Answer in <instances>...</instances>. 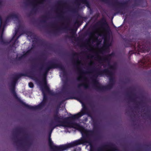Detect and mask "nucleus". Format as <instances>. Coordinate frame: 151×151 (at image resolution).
<instances>
[{
  "instance_id": "nucleus-9",
  "label": "nucleus",
  "mask_w": 151,
  "mask_h": 151,
  "mask_svg": "<svg viewBox=\"0 0 151 151\" xmlns=\"http://www.w3.org/2000/svg\"><path fill=\"white\" fill-rule=\"evenodd\" d=\"M112 55V54H111L106 56L105 57H99L98 55H96L98 57L96 58L100 62L103 61L107 63L109 68L111 69H114L115 68L114 66L110 65L111 56Z\"/></svg>"
},
{
  "instance_id": "nucleus-41",
  "label": "nucleus",
  "mask_w": 151,
  "mask_h": 151,
  "mask_svg": "<svg viewBox=\"0 0 151 151\" xmlns=\"http://www.w3.org/2000/svg\"><path fill=\"white\" fill-rule=\"evenodd\" d=\"M2 23V19L1 17H0V25H1Z\"/></svg>"
},
{
  "instance_id": "nucleus-49",
  "label": "nucleus",
  "mask_w": 151,
  "mask_h": 151,
  "mask_svg": "<svg viewBox=\"0 0 151 151\" xmlns=\"http://www.w3.org/2000/svg\"><path fill=\"white\" fill-rule=\"evenodd\" d=\"M44 1V0H42V1L41 2V3L42 4V3L43 1Z\"/></svg>"
},
{
  "instance_id": "nucleus-2",
  "label": "nucleus",
  "mask_w": 151,
  "mask_h": 151,
  "mask_svg": "<svg viewBox=\"0 0 151 151\" xmlns=\"http://www.w3.org/2000/svg\"><path fill=\"white\" fill-rule=\"evenodd\" d=\"M34 72L33 71H30L26 73H19L16 74L12 78V81L10 85V90L13 96L19 104H26L19 97L15 91V86L18 80L21 77L23 76L29 77L32 79L38 81V80L35 76Z\"/></svg>"
},
{
  "instance_id": "nucleus-15",
  "label": "nucleus",
  "mask_w": 151,
  "mask_h": 151,
  "mask_svg": "<svg viewBox=\"0 0 151 151\" xmlns=\"http://www.w3.org/2000/svg\"><path fill=\"white\" fill-rule=\"evenodd\" d=\"M126 95L128 99L132 102L135 101L138 98L136 94L132 91L127 93Z\"/></svg>"
},
{
  "instance_id": "nucleus-19",
  "label": "nucleus",
  "mask_w": 151,
  "mask_h": 151,
  "mask_svg": "<svg viewBox=\"0 0 151 151\" xmlns=\"http://www.w3.org/2000/svg\"><path fill=\"white\" fill-rule=\"evenodd\" d=\"M42 93L43 95V98L42 101L39 104H45L47 100L48 97L45 92H44L43 89L42 90Z\"/></svg>"
},
{
  "instance_id": "nucleus-1",
  "label": "nucleus",
  "mask_w": 151,
  "mask_h": 151,
  "mask_svg": "<svg viewBox=\"0 0 151 151\" xmlns=\"http://www.w3.org/2000/svg\"><path fill=\"white\" fill-rule=\"evenodd\" d=\"M92 70L95 72V74L93 77L96 78L98 76H102L104 74L106 76H109V83L106 86H103L100 84L96 79H93L92 82L93 83V86L95 89L98 91L103 92L106 90L111 89L115 84V81L114 78L112 76V72L108 69H105L101 70L97 68L93 69Z\"/></svg>"
},
{
  "instance_id": "nucleus-43",
  "label": "nucleus",
  "mask_w": 151,
  "mask_h": 151,
  "mask_svg": "<svg viewBox=\"0 0 151 151\" xmlns=\"http://www.w3.org/2000/svg\"><path fill=\"white\" fill-rule=\"evenodd\" d=\"M89 34L90 35H94V34L93 32H90Z\"/></svg>"
},
{
  "instance_id": "nucleus-56",
  "label": "nucleus",
  "mask_w": 151,
  "mask_h": 151,
  "mask_svg": "<svg viewBox=\"0 0 151 151\" xmlns=\"http://www.w3.org/2000/svg\"><path fill=\"white\" fill-rule=\"evenodd\" d=\"M89 41V40H86V42H88V41Z\"/></svg>"
},
{
  "instance_id": "nucleus-45",
  "label": "nucleus",
  "mask_w": 151,
  "mask_h": 151,
  "mask_svg": "<svg viewBox=\"0 0 151 151\" xmlns=\"http://www.w3.org/2000/svg\"><path fill=\"white\" fill-rule=\"evenodd\" d=\"M83 78H84V80H85V81H86V77H83Z\"/></svg>"
},
{
  "instance_id": "nucleus-64",
  "label": "nucleus",
  "mask_w": 151,
  "mask_h": 151,
  "mask_svg": "<svg viewBox=\"0 0 151 151\" xmlns=\"http://www.w3.org/2000/svg\"><path fill=\"white\" fill-rule=\"evenodd\" d=\"M139 104H140V103H139Z\"/></svg>"
},
{
  "instance_id": "nucleus-63",
  "label": "nucleus",
  "mask_w": 151,
  "mask_h": 151,
  "mask_svg": "<svg viewBox=\"0 0 151 151\" xmlns=\"http://www.w3.org/2000/svg\"><path fill=\"white\" fill-rule=\"evenodd\" d=\"M150 72H151V70H150Z\"/></svg>"
},
{
  "instance_id": "nucleus-29",
  "label": "nucleus",
  "mask_w": 151,
  "mask_h": 151,
  "mask_svg": "<svg viewBox=\"0 0 151 151\" xmlns=\"http://www.w3.org/2000/svg\"><path fill=\"white\" fill-rule=\"evenodd\" d=\"M32 47H31V48L29 49L26 52L27 54L28 55H29L31 52L32 50V49H33V48L34 47V45L33 44L32 45Z\"/></svg>"
},
{
  "instance_id": "nucleus-32",
  "label": "nucleus",
  "mask_w": 151,
  "mask_h": 151,
  "mask_svg": "<svg viewBox=\"0 0 151 151\" xmlns=\"http://www.w3.org/2000/svg\"><path fill=\"white\" fill-rule=\"evenodd\" d=\"M29 86L30 88H32L34 87V85L32 82H30L29 83Z\"/></svg>"
},
{
  "instance_id": "nucleus-14",
  "label": "nucleus",
  "mask_w": 151,
  "mask_h": 151,
  "mask_svg": "<svg viewBox=\"0 0 151 151\" xmlns=\"http://www.w3.org/2000/svg\"><path fill=\"white\" fill-rule=\"evenodd\" d=\"M68 28H69L67 26L65 27L60 26L58 28L55 30L53 31V33L54 34H57L60 31L69 30L71 31V32L73 35H74L75 34L77 29Z\"/></svg>"
},
{
  "instance_id": "nucleus-20",
  "label": "nucleus",
  "mask_w": 151,
  "mask_h": 151,
  "mask_svg": "<svg viewBox=\"0 0 151 151\" xmlns=\"http://www.w3.org/2000/svg\"><path fill=\"white\" fill-rule=\"evenodd\" d=\"M78 88L81 86H83L85 88L88 89L89 88V85L88 83L86 82V83L79 84L78 85Z\"/></svg>"
},
{
  "instance_id": "nucleus-51",
  "label": "nucleus",
  "mask_w": 151,
  "mask_h": 151,
  "mask_svg": "<svg viewBox=\"0 0 151 151\" xmlns=\"http://www.w3.org/2000/svg\"><path fill=\"white\" fill-rule=\"evenodd\" d=\"M34 39H35L36 40H37V39L35 37H34Z\"/></svg>"
},
{
  "instance_id": "nucleus-60",
  "label": "nucleus",
  "mask_w": 151,
  "mask_h": 151,
  "mask_svg": "<svg viewBox=\"0 0 151 151\" xmlns=\"http://www.w3.org/2000/svg\"><path fill=\"white\" fill-rule=\"evenodd\" d=\"M87 57H88V58H89V56H87Z\"/></svg>"
},
{
  "instance_id": "nucleus-4",
  "label": "nucleus",
  "mask_w": 151,
  "mask_h": 151,
  "mask_svg": "<svg viewBox=\"0 0 151 151\" xmlns=\"http://www.w3.org/2000/svg\"><path fill=\"white\" fill-rule=\"evenodd\" d=\"M62 64L61 63H56L52 61L49 62L45 66H42L40 68V70H44L41 76L47 77V74L50 70L58 68H59Z\"/></svg>"
},
{
  "instance_id": "nucleus-61",
  "label": "nucleus",
  "mask_w": 151,
  "mask_h": 151,
  "mask_svg": "<svg viewBox=\"0 0 151 151\" xmlns=\"http://www.w3.org/2000/svg\"><path fill=\"white\" fill-rule=\"evenodd\" d=\"M76 23H78V22H76Z\"/></svg>"
},
{
  "instance_id": "nucleus-27",
  "label": "nucleus",
  "mask_w": 151,
  "mask_h": 151,
  "mask_svg": "<svg viewBox=\"0 0 151 151\" xmlns=\"http://www.w3.org/2000/svg\"><path fill=\"white\" fill-rule=\"evenodd\" d=\"M21 35V34H20L19 36H18V37H17V39L14 40L13 44L12 45H10L11 47H14L15 44V43L16 42H18V41L17 40V39Z\"/></svg>"
},
{
  "instance_id": "nucleus-40",
  "label": "nucleus",
  "mask_w": 151,
  "mask_h": 151,
  "mask_svg": "<svg viewBox=\"0 0 151 151\" xmlns=\"http://www.w3.org/2000/svg\"><path fill=\"white\" fill-rule=\"evenodd\" d=\"M81 47H86V45L85 44H81V45L80 46Z\"/></svg>"
},
{
  "instance_id": "nucleus-33",
  "label": "nucleus",
  "mask_w": 151,
  "mask_h": 151,
  "mask_svg": "<svg viewBox=\"0 0 151 151\" xmlns=\"http://www.w3.org/2000/svg\"><path fill=\"white\" fill-rule=\"evenodd\" d=\"M129 54L130 55H131L133 54H135L136 53L135 52V51L134 50H131L129 51Z\"/></svg>"
},
{
  "instance_id": "nucleus-11",
  "label": "nucleus",
  "mask_w": 151,
  "mask_h": 151,
  "mask_svg": "<svg viewBox=\"0 0 151 151\" xmlns=\"http://www.w3.org/2000/svg\"><path fill=\"white\" fill-rule=\"evenodd\" d=\"M138 49L139 51L142 52H145L146 51L148 52L150 50V47L147 44V42L145 43H138Z\"/></svg>"
},
{
  "instance_id": "nucleus-42",
  "label": "nucleus",
  "mask_w": 151,
  "mask_h": 151,
  "mask_svg": "<svg viewBox=\"0 0 151 151\" xmlns=\"http://www.w3.org/2000/svg\"><path fill=\"white\" fill-rule=\"evenodd\" d=\"M50 25L52 27H53L54 26L55 24H51Z\"/></svg>"
},
{
  "instance_id": "nucleus-10",
  "label": "nucleus",
  "mask_w": 151,
  "mask_h": 151,
  "mask_svg": "<svg viewBox=\"0 0 151 151\" xmlns=\"http://www.w3.org/2000/svg\"><path fill=\"white\" fill-rule=\"evenodd\" d=\"M21 27V26L19 25L18 27V28L16 29L15 30V34L14 36L11 39V40H4L3 37V32H2L1 34L0 37V42L1 44L2 45H8L11 42H12L13 41L15 37L16 36L19 32V30Z\"/></svg>"
},
{
  "instance_id": "nucleus-8",
  "label": "nucleus",
  "mask_w": 151,
  "mask_h": 151,
  "mask_svg": "<svg viewBox=\"0 0 151 151\" xmlns=\"http://www.w3.org/2000/svg\"><path fill=\"white\" fill-rule=\"evenodd\" d=\"M81 3L85 4L86 6L88 7L90 6L89 2L88 0H76L75 3L76 5V7L71 9V11L74 13L77 12Z\"/></svg>"
},
{
  "instance_id": "nucleus-34",
  "label": "nucleus",
  "mask_w": 151,
  "mask_h": 151,
  "mask_svg": "<svg viewBox=\"0 0 151 151\" xmlns=\"http://www.w3.org/2000/svg\"><path fill=\"white\" fill-rule=\"evenodd\" d=\"M135 2L134 4L135 6H137L139 5V4L138 2V1H140V0H134Z\"/></svg>"
},
{
  "instance_id": "nucleus-35",
  "label": "nucleus",
  "mask_w": 151,
  "mask_h": 151,
  "mask_svg": "<svg viewBox=\"0 0 151 151\" xmlns=\"http://www.w3.org/2000/svg\"><path fill=\"white\" fill-rule=\"evenodd\" d=\"M58 4L59 5L65 4L66 3L65 2H64L62 1H60L58 2Z\"/></svg>"
},
{
  "instance_id": "nucleus-6",
  "label": "nucleus",
  "mask_w": 151,
  "mask_h": 151,
  "mask_svg": "<svg viewBox=\"0 0 151 151\" xmlns=\"http://www.w3.org/2000/svg\"><path fill=\"white\" fill-rule=\"evenodd\" d=\"M100 27L102 29H104L105 30L107 31L109 29V27L106 22V20L104 19H102L99 21L97 22L93 27V29L95 30L97 29V27Z\"/></svg>"
},
{
  "instance_id": "nucleus-57",
  "label": "nucleus",
  "mask_w": 151,
  "mask_h": 151,
  "mask_svg": "<svg viewBox=\"0 0 151 151\" xmlns=\"http://www.w3.org/2000/svg\"><path fill=\"white\" fill-rule=\"evenodd\" d=\"M71 37L73 38L74 37V36H72Z\"/></svg>"
},
{
  "instance_id": "nucleus-21",
  "label": "nucleus",
  "mask_w": 151,
  "mask_h": 151,
  "mask_svg": "<svg viewBox=\"0 0 151 151\" xmlns=\"http://www.w3.org/2000/svg\"><path fill=\"white\" fill-rule=\"evenodd\" d=\"M59 69L63 71V75L64 76H65L67 75V73L65 70V68L64 66L62 64Z\"/></svg>"
},
{
  "instance_id": "nucleus-17",
  "label": "nucleus",
  "mask_w": 151,
  "mask_h": 151,
  "mask_svg": "<svg viewBox=\"0 0 151 151\" xmlns=\"http://www.w3.org/2000/svg\"><path fill=\"white\" fill-rule=\"evenodd\" d=\"M62 91L66 95H72L73 94V92L68 90L67 86L65 85L63 86V87Z\"/></svg>"
},
{
  "instance_id": "nucleus-58",
  "label": "nucleus",
  "mask_w": 151,
  "mask_h": 151,
  "mask_svg": "<svg viewBox=\"0 0 151 151\" xmlns=\"http://www.w3.org/2000/svg\"><path fill=\"white\" fill-rule=\"evenodd\" d=\"M64 24V23H63L62 24V25H63Z\"/></svg>"
},
{
  "instance_id": "nucleus-22",
  "label": "nucleus",
  "mask_w": 151,
  "mask_h": 151,
  "mask_svg": "<svg viewBox=\"0 0 151 151\" xmlns=\"http://www.w3.org/2000/svg\"><path fill=\"white\" fill-rule=\"evenodd\" d=\"M11 17V19H19V17L18 14H15L14 13H11L9 14Z\"/></svg>"
},
{
  "instance_id": "nucleus-12",
  "label": "nucleus",
  "mask_w": 151,
  "mask_h": 151,
  "mask_svg": "<svg viewBox=\"0 0 151 151\" xmlns=\"http://www.w3.org/2000/svg\"><path fill=\"white\" fill-rule=\"evenodd\" d=\"M83 143L82 141L79 140L75 141L68 145L61 146L60 147V148L61 150H67L68 148L72 147L75 145L80 144Z\"/></svg>"
},
{
  "instance_id": "nucleus-13",
  "label": "nucleus",
  "mask_w": 151,
  "mask_h": 151,
  "mask_svg": "<svg viewBox=\"0 0 151 151\" xmlns=\"http://www.w3.org/2000/svg\"><path fill=\"white\" fill-rule=\"evenodd\" d=\"M124 40V44L125 47H132L135 50L136 42L135 41L133 42V39H131L125 38Z\"/></svg>"
},
{
  "instance_id": "nucleus-48",
  "label": "nucleus",
  "mask_w": 151,
  "mask_h": 151,
  "mask_svg": "<svg viewBox=\"0 0 151 151\" xmlns=\"http://www.w3.org/2000/svg\"><path fill=\"white\" fill-rule=\"evenodd\" d=\"M30 36H31L32 35V32H30Z\"/></svg>"
},
{
  "instance_id": "nucleus-54",
  "label": "nucleus",
  "mask_w": 151,
  "mask_h": 151,
  "mask_svg": "<svg viewBox=\"0 0 151 151\" xmlns=\"http://www.w3.org/2000/svg\"><path fill=\"white\" fill-rule=\"evenodd\" d=\"M93 56H92V55H91V58H93Z\"/></svg>"
},
{
  "instance_id": "nucleus-25",
  "label": "nucleus",
  "mask_w": 151,
  "mask_h": 151,
  "mask_svg": "<svg viewBox=\"0 0 151 151\" xmlns=\"http://www.w3.org/2000/svg\"><path fill=\"white\" fill-rule=\"evenodd\" d=\"M63 11H61L60 13L59 14L58 17L60 19L63 20H65V17L63 16Z\"/></svg>"
},
{
  "instance_id": "nucleus-28",
  "label": "nucleus",
  "mask_w": 151,
  "mask_h": 151,
  "mask_svg": "<svg viewBox=\"0 0 151 151\" xmlns=\"http://www.w3.org/2000/svg\"><path fill=\"white\" fill-rule=\"evenodd\" d=\"M80 98L82 99H88L90 98V96L88 95H86L83 96H80Z\"/></svg>"
},
{
  "instance_id": "nucleus-38",
  "label": "nucleus",
  "mask_w": 151,
  "mask_h": 151,
  "mask_svg": "<svg viewBox=\"0 0 151 151\" xmlns=\"http://www.w3.org/2000/svg\"><path fill=\"white\" fill-rule=\"evenodd\" d=\"M83 78V77H82V76H80V77H78L77 78V80H78V81H80L81 79H82Z\"/></svg>"
},
{
  "instance_id": "nucleus-16",
  "label": "nucleus",
  "mask_w": 151,
  "mask_h": 151,
  "mask_svg": "<svg viewBox=\"0 0 151 151\" xmlns=\"http://www.w3.org/2000/svg\"><path fill=\"white\" fill-rule=\"evenodd\" d=\"M72 61L74 64L75 65L76 67L78 70L79 71H80L81 74H87L90 72H89L87 71L85 72L82 70H80L79 68H78V66L80 63L81 62L79 60V59L78 58H77L76 59V60H75V59H73Z\"/></svg>"
},
{
  "instance_id": "nucleus-44",
  "label": "nucleus",
  "mask_w": 151,
  "mask_h": 151,
  "mask_svg": "<svg viewBox=\"0 0 151 151\" xmlns=\"http://www.w3.org/2000/svg\"><path fill=\"white\" fill-rule=\"evenodd\" d=\"M105 46L106 47H108L109 46V45L108 44H107L105 45Z\"/></svg>"
},
{
  "instance_id": "nucleus-52",
  "label": "nucleus",
  "mask_w": 151,
  "mask_h": 151,
  "mask_svg": "<svg viewBox=\"0 0 151 151\" xmlns=\"http://www.w3.org/2000/svg\"><path fill=\"white\" fill-rule=\"evenodd\" d=\"M81 104H85L84 103L81 102Z\"/></svg>"
},
{
  "instance_id": "nucleus-30",
  "label": "nucleus",
  "mask_w": 151,
  "mask_h": 151,
  "mask_svg": "<svg viewBox=\"0 0 151 151\" xmlns=\"http://www.w3.org/2000/svg\"><path fill=\"white\" fill-rule=\"evenodd\" d=\"M11 19V18L10 14H9L7 16L6 18V19L5 22V23H6V22H8Z\"/></svg>"
},
{
  "instance_id": "nucleus-26",
  "label": "nucleus",
  "mask_w": 151,
  "mask_h": 151,
  "mask_svg": "<svg viewBox=\"0 0 151 151\" xmlns=\"http://www.w3.org/2000/svg\"><path fill=\"white\" fill-rule=\"evenodd\" d=\"M48 14L46 15L43 16L42 17L44 19H43V20H42L41 21V22L44 23H46V19H48Z\"/></svg>"
},
{
  "instance_id": "nucleus-55",
  "label": "nucleus",
  "mask_w": 151,
  "mask_h": 151,
  "mask_svg": "<svg viewBox=\"0 0 151 151\" xmlns=\"http://www.w3.org/2000/svg\"><path fill=\"white\" fill-rule=\"evenodd\" d=\"M1 0H0V4H1Z\"/></svg>"
},
{
  "instance_id": "nucleus-37",
  "label": "nucleus",
  "mask_w": 151,
  "mask_h": 151,
  "mask_svg": "<svg viewBox=\"0 0 151 151\" xmlns=\"http://www.w3.org/2000/svg\"><path fill=\"white\" fill-rule=\"evenodd\" d=\"M23 58V57L22 55L17 58V60H20L21 59H22Z\"/></svg>"
},
{
  "instance_id": "nucleus-7",
  "label": "nucleus",
  "mask_w": 151,
  "mask_h": 151,
  "mask_svg": "<svg viewBox=\"0 0 151 151\" xmlns=\"http://www.w3.org/2000/svg\"><path fill=\"white\" fill-rule=\"evenodd\" d=\"M42 82H40V84L42 85H42L41 87L42 91V90L43 89L44 92H47L49 94L53 95V93L50 90V89L49 87L47 85V77L45 76H42Z\"/></svg>"
},
{
  "instance_id": "nucleus-5",
  "label": "nucleus",
  "mask_w": 151,
  "mask_h": 151,
  "mask_svg": "<svg viewBox=\"0 0 151 151\" xmlns=\"http://www.w3.org/2000/svg\"><path fill=\"white\" fill-rule=\"evenodd\" d=\"M62 126L65 127H73L78 129L80 131L82 135H87L88 134L87 131L83 127L76 124L65 122L63 124Z\"/></svg>"
},
{
  "instance_id": "nucleus-31",
  "label": "nucleus",
  "mask_w": 151,
  "mask_h": 151,
  "mask_svg": "<svg viewBox=\"0 0 151 151\" xmlns=\"http://www.w3.org/2000/svg\"><path fill=\"white\" fill-rule=\"evenodd\" d=\"M78 53L75 52H73L72 54V55L73 57H78Z\"/></svg>"
},
{
  "instance_id": "nucleus-53",
  "label": "nucleus",
  "mask_w": 151,
  "mask_h": 151,
  "mask_svg": "<svg viewBox=\"0 0 151 151\" xmlns=\"http://www.w3.org/2000/svg\"><path fill=\"white\" fill-rule=\"evenodd\" d=\"M140 97L141 98H142L143 97V96H140Z\"/></svg>"
},
{
  "instance_id": "nucleus-59",
  "label": "nucleus",
  "mask_w": 151,
  "mask_h": 151,
  "mask_svg": "<svg viewBox=\"0 0 151 151\" xmlns=\"http://www.w3.org/2000/svg\"><path fill=\"white\" fill-rule=\"evenodd\" d=\"M49 142H50V143H51V141H50V140Z\"/></svg>"
},
{
  "instance_id": "nucleus-18",
  "label": "nucleus",
  "mask_w": 151,
  "mask_h": 151,
  "mask_svg": "<svg viewBox=\"0 0 151 151\" xmlns=\"http://www.w3.org/2000/svg\"><path fill=\"white\" fill-rule=\"evenodd\" d=\"M84 111L83 110H82L80 112L71 116L73 119L77 118L83 116L84 114Z\"/></svg>"
},
{
  "instance_id": "nucleus-46",
  "label": "nucleus",
  "mask_w": 151,
  "mask_h": 151,
  "mask_svg": "<svg viewBox=\"0 0 151 151\" xmlns=\"http://www.w3.org/2000/svg\"><path fill=\"white\" fill-rule=\"evenodd\" d=\"M66 37H68V38H69L70 37L69 36H68V35H66Z\"/></svg>"
},
{
  "instance_id": "nucleus-39",
  "label": "nucleus",
  "mask_w": 151,
  "mask_h": 151,
  "mask_svg": "<svg viewBox=\"0 0 151 151\" xmlns=\"http://www.w3.org/2000/svg\"><path fill=\"white\" fill-rule=\"evenodd\" d=\"M73 98H74L73 97H72L69 96V97L68 98H66V99L68 100V99H73Z\"/></svg>"
},
{
  "instance_id": "nucleus-24",
  "label": "nucleus",
  "mask_w": 151,
  "mask_h": 151,
  "mask_svg": "<svg viewBox=\"0 0 151 151\" xmlns=\"http://www.w3.org/2000/svg\"><path fill=\"white\" fill-rule=\"evenodd\" d=\"M139 63H141L142 64V68H144L146 66V61L145 60H141L139 62Z\"/></svg>"
},
{
  "instance_id": "nucleus-47",
  "label": "nucleus",
  "mask_w": 151,
  "mask_h": 151,
  "mask_svg": "<svg viewBox=\"0 0 151 151\" xmlns=\"http://www.w3.org/2000/svg\"><path fill=\"white\" fill-rule=\"evenodd\" d=\"M91 63L92 64V65H93V64H94V63H93V62H92V61H91Z\"/></svg>"
},
{
  "instance_id": "nucleus-3",
  "label": "nucleus",
  "mask_w": 151,
  "mask_h": 151,
  "mask_svg": "<svg viewBox=\"0 0 151 151\" xmlns=\"http://www.w3.org/2000/svg\"><path fill=\"white\" fill-rule=\"evenodd\" d=\"M102 0L112 6L114 8L115 11H117L118 13L122 14H124L122 10L125 9V8L128 6V2L127 1L120 2L115 0V3L113 4L110 3L108 0Z\"/></svg>"
},
{
  "instance_id": "nucleus-23",
  "label": "nucleus",
  "mask_w": 151,
  "mask_h": 151,
  "mask_svg": "<svg viewBox=\"0 0 151 151\" xmlns=\"http://www.w3.org/2000/svg\"><path fill=\"white\" fill-rule=\"evenodd\" d=\"M30 4L33 6V8L32 9V11L34 12H35L37 10V4H35L33 2H30Z\"/></svg>"
},
{
  "instance_id": "nucleus-62",
  "label": "nucleus",
  "mask_w": 151,
  "mask_h": 151,
  "mask_svg": "<svg viewBox=\"0 0 151 151\" xmlns=\"http://www.w3.org/2000/svg\"><path fill=\"white\" fill-rule=\"evenodd\" d=\"M59 104H62L61 103H60Z\"/></svg>"
},
{
  "instance_id": "nucleus-36",
  "label": "nucleus",
  "mask_w": 151,
  "mask_h": 151,
  "mask_svg": "<svg viewBox=\"0 0 151 151\" xmlns=\"http://www.w3.org/2000/svg\"><path fill=\"white\" fill-rule=\"evenodd\" d=\"M28 55L27 54L26 52H25L22 55V56L23 58H24L26 57Z\"/></svg>"
},
{
  "instance_id": "nucleus-50",
  "label": "nucleus",
  "mask_w": 151,
  "mask_h": 151,
  "mask_svg": "<svg viewBox=\"0 0 151 151\" xmlns=\"http://www.w3.org/2000/svg\"><path fill=\"white\" fill-rule=\"evenodd\" d=\"M66 19H67V20H69V19L68 18V17H67L66 18Z\"/></svg>"
}]
</instances>
